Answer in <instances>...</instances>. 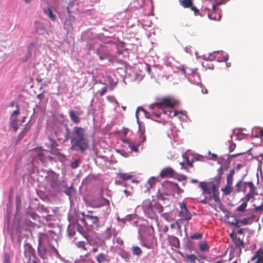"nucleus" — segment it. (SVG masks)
Returning a JSON list of instances; mask_svg holds the SVG:
<instances>
[{
    "mask_svg": "<svg viewBox=\"0 0 263 263\" xmlns=\"http://www.w3.org/2000/svg\"><path fill=\"white\" fill-rule=\"evenodd\" d=\"M65 129L66 132L63 135L60 132L56 133L58 139L63 140L64 142L70 139L71 150L80 152L82 154L85 153L89 147L85 129L80 126H74L70 132L68 126H66Z\"/></svg>",
    "mask_w": 263,
    "mask_h": 263,
    "instance_id": "f257e3e1",
    "label": "nucleus"
},
{
    "mask_svg": "<svg viewBox=\"0 0 263 263\" xmlns=\"http://www.w3.org/2000/svg\"><path fill=\"white\" fill-rule=\"evenodd\" d=\"M223 174L222 168L220 167L219 168L218 174L214 177V181L216 183V184H213L211 186L210 184L211 183H206L205 182H200L199 183V186L202 190V194L204 196L210 195L212 194V192L216 188H218L219 186V184L220 182L221 177ZM206 196H205V198H207Z\"/></svg>",
    "mask_w": 263,
    "mask_h": 263,
    "instance_id": "f03ea898",
    "label": "nucleus"
},
{
    "mask_svg": "<svg viewBox=\"0 0 263 263\" xmlns=\"http://www.w3.org/2000/svg\"><path fill=\"white\" fill-rule=\"evenodd\" d=\"M178 102L177 100L171 97H165L156 102L151 104V107L153 109H163L164 107L173 108L178 105Z\"/></svg>",
    "mask_w": 263,
    "mask_h": 263,
    "instance_id": "7ed1b4c3",
    "label": "nucleus"
},
{
    "mask_svg": "<svg viewBox=\"0 0 263 263\" xmlns=\"http://www.w3.org/2000/svg\"><path fill=\"white\" fill-rule=\"evenodd\" d=\"M82 214L83 215V217L81 219V221L84 223L87 228L89 229L90 228L93 229L99 228V218L98 216L89 214Z\"/></svg>",
    "mask_w": 263,
    "mask_h": 263,
    "instance_id": "20e7f679",
    "label": "nucleus"
},
{
    "mask_svg": "<svg viewBox=\"0 0 263 263\" xmlns=\"http://www.w3.org/2000/svg\"><path fill=\"white\" fill-rule=\"evenodd\" d=\"M48 236L47 234L40 233L38 235L39 246L37 251L39 255L43 258L46 253V244L48 242Z\"/></svg>",
    "mask_w": 263,
    "mask_h": 263,
    "instance_id": "39448f33",
    "label": "nucleus"
},
{
    "mask_svg": "<svg viewBox=\"0 0 263 263\" xmlns=\"http://www.w3.org/2000/svg\"><path fill=\"white\" fill-rule=\"evenodd\" d=\"M76 110H70L69 111V115L71 121L73 123L78 124L80 122L81 119L80 116L83 114V111L80 107H75Z\"/></svg>",
    "mask_w": 263,
    "mask_h": 263,
    "instance_id": "423d86ee",
    "label": "nucleus"
},
{
    "mask_svg": "<svg viewBox=\"0 0 263 263\" xmlns=\"http://www.w3.org/2000/svg\"><path fill=\"white\" fill-rule=\"evenodd\" d=\"M90 204L93 208H100L105 205H109V201L103 197H99L91 200Z\"/></svg>",
    "mask_w": 263,
    "mask_h": 263,
    "instance_id": "0eeeda50",
    "label": "nucleus"
},
{
    "mask_svg": "<svg viewBox=\"0 0 263 263\" xmlns=\"http://www.w3.org/2000/svg\"><path fill=\"white\" fill-rule=\"evenodd\" d=\"M180 211L179 212V216L183 220L189 221L191 219V214L187 210L185 204L184 202L180 204Z\"/></svg>",
    "mask_w": 263,
    "mask_h": 263,
    "instance_id": "6e6552de",
    "label": "nucleus"
},
{
    "mask_svg": "<svg viewBox=\"0 0 263 263\" xmlns=\"http://www.w3.org/2000/svg\"><path fill=\"white\" fill-rule=\"evenodd\" d=\"M254 216H252L250 217L245 218L243 219L240 220L237 219H235L232 221H228L229 223H231L232 225L235 226L237 228H239L241 225H247L251 223V220L254 218Z\"/></svg>",
    "mask_w": 263,
    "mask_h": 263,
    "instance_id": "1a4fd4ad",
    "label": "nucleus"
},
{
    "mask_svg": "<svg viewBox=\"0 0 263 263\" xmlns=\"http://www.w3.org/2000/svg\"><path fill=\"white\" fill-rule=\"evenodd\" d=\"M174 176L175 171L171 167L163 168L160 173V177L162 178L173 177Z\"/></svg>",
    "mask_w": 263,
    "mask_h": 263,
    "instance_id": "9d476101",
    "label": "nucleus"
},
{
    "mask_svg": "<svg viewBox=\"0 0 263 263\" xmlns=\"http://www.w3.org/2000/svg\"><path fill=\"white\" fill-rule=\"evenodd\" d=\"M223 54L222 51H214L213 53L209 54V58L211 60H215L217 58V60L220 62H226L229 59V55H223L221 59H220L219 57H217L218 55H222Z\"/></svg>",
    "mask_w": 263,
    "mask_h": 263,
    "instance_id": "9b49d317",
    "label": "nucleus"
},
{
    "mask_svg": "<svg viewBox=\"0 0 263 263\" xmlns=\"http://www.w3.org/2000/svg\"><path fill=\"white\" fill-rule=\"evenodd\" d=\"M251 263H263V250L258 249L255 255L252 257Z\"/></svg>",
    "mask_w": 263,
    "mask_h": 263,
    "instance_id": "f8f14e48",
    "label": "nucleus"
},
{
    "mask_svg": "<svg viewBox=\"0 0 263 263\" xmlns=\"http://www.w3.org/2000/svg\"><path fill=\"white\" fill-rule=\"evenodd\" d=\"M124 143H127L130 151L138 152V146L140 145L138 141H132L130 139H125L122 140Z\"/></svg>",
    "mask_w": 263,
    "mask_h": 263,
    "instance_id": "ddd939ff",
    "label": "nucleus"
},
{
    "mask_svg": "<svg viewBox=\"0 0 263 263\" xmlns=\"http://www.w3.org/2000/svg\"><path fill=\"white\" fill-rule=\"evenodd\" d=\"M50 144H51V153L54 155L59 156L60 158H64V155L61 154L59 152L57 151L56 149V147L58 146V144L56 142V141L54 140H53L51 138H49Z\"/></svg>",
    "mask_w": 263,
    "mask_h": 263,
    "instance_id": "4468645a",
    "label": "nucleus"
},
{
    "mask_svg": "<svg viewBox=\"0 0 263 263\" xmlns=\"http://www.w3.org/2000/svg\"><path fill=\"white\" fill-rule=\"evenodd\" d=\"M246 183L247 182H242V181H238L235 186V192L237 193L241 192H246V187L247 186Z\"/></svg>",
    "mask_w": 263,
    "mask_h": 263,
    "instance_id": "2eb2a0df",
    "label": "nucleus"
},
{
    "mask_svg": "<svg viewBox=\"0 0 263 263\" xmlns=\"http://www.w3.org/2000/svg\"><path fill=\"white\" fill-rule=\"evenodd\" d=\"M167 240H168L170 245L176 248H179L180 247V242L179 239L174 236L168 235L167 236Z\"/></svg>",
    "mask_w": 263,
    "mask_h": 263,
    "instance_id": "dca6fc26",
    "label": "nucleus"
},
{
    "mask_svg": "<svg viewBox=\"0 0 263 263\" xmlns=\"http://www.w3.org/2000/svg\"><path fill=\"white\" fill-rule=\"evenodd\" d=\"M35 156L39 159L42 163H44L46 162V156L44 155V151L41 149H35Z\"/></svg>",
    "mask_w": 263,
    "mask_h": 263,
    "instance_id": "f3484780",
    "label": "nucleus"
},
{
    "mask_svg": "<svg viewBox=\"0 0 263 263\" xmlns=\"http://www.w3.org/2000/svg\"><path fill=\"white\" fill-rule=\"evenodd\" d=\"M117 177L123 180H129L133 178V176L129 173L119 172L117 174Z\"/></svg>",
    "mask_w": 263,
    "mask_h": 263,
    "instance_id": "a211bd4d",
    "label": "nucleus"
},
{
    "mask_svg": "<svg viewBox=\"0 0 263 263\" xmlns=\"http://www.w3.org/2000/svg\"><path fill=\"white\" fill-rule=\"evenodd\" d=\"M44 12L52 21H55L57 19L56 15H54L49 7L45 8L43 10Z\"/></svg>",
    "mask_w": 263,
    "mask_h": 263,
    "instance_id": "6ab92c4d",
    "label": "nucleus"
},
{
    "mask_svg": "<svg viewBox=\"0 0 263 263\" xmlns=\"http://www.w3.org/2000/svg\"><path fill=\"white\" fill-rule=\"evenodd\" d=\"M235 174V170L232 169L230 171V173L227 176V183L226 184L233 186V182L234 180V175Z\"/></svg>",
    "mask_w": 263,
    "mask_h": 263,
    "instance_id": "aec40b11",
    "label": "nucleus"
},
{
    "mask_svg": "<svg viewBox=\"0 0 263 263\" xmlns=\"http://www.w3.org/2000/svg\"><path fill=\"white\" fill-rule=\"evenodd\" d=\"M170 187L178 194H181L183 190L181 189L178 184L171 182L169 184Z\"/></svg>",
    "mask_w": 263,
    "mask_h": 263,
    "instance_id": "412c9836",
    "label": "nucleus"
},
{
    "mask_svg": "<svg viewBox=\"0 0 263 263\" xmlns=\"http://www.w3.org/2000/svg\"><path fill=\"white\" fill-rule=\"evenodd\" d=\"M223 195H229L233 191V187L232 185L226 184L224 187L221 189Z\"/></svg>",
    "mask_w": 263,
    "mask_h": 263,
    "instance_id": "4be33fe9",
    "label": "nucleus"
},
{
    "mask_svg": "<svg viewBox=\"0 0 263 263\" xmlns=\"http://www.w3.org/2000/svg\"><path fill=\"white\" fill-rule=\"evenodd\" d=\"M217 189L218 188H216L214 190H213V191L212 192V194L210 195L209 196L210 200L214 199V201L216 202L219 201Z\"/></svg>",
    "mask_w": 263,
    "mask_h": 263,
    "instance_id": "5701e85b",
    "label": "nucleus"
},
{
    "mask_svg": "<svg viewBox=\"0 0 263 263\" xmlns=\"http://www.w3.org/2000/svg\"><path fill=\"white\" fill-rule=\"evenodd\" d=\"M139 132L140 134L139 135V140L138 142L140 143V144L141 145L146 141V138L144 134V129L143 130L141 127H140Z\"/></svg>",
    "mask_w": 263,
    "mask_h": 263,
    "instance_id": "b1692460",
    "label": "nucleus"
},
{
    "mask_svg": "<svg viewBox=\"0 0 263 263\" xmlns=\"http://www.w3.org/2000/svg\"><path fill=\"white\" fill-rule=\"evenodd\" d=\"M97 261L99 263H102L106 260V255L104 253H100L96 257ZM90 263H93L92 260H89Z\"/></svg>",
    "mask_w": 263,
    "mask_h": 263,
    "instance_id": "393cba45",
    "label": "nucleus"
},
{
    "mask_svg": "<svg viewBox=\"0 0 263 263\" xmlns=\"http://www.w3.org/2000/svg\"><path fill=\"white\" fill-rule=\"evenodd\" d=\"M180 5L185 8H188L192 6L193 0H179Z\"/></svg>",
    "mask_w": 263,
    "mask_h": 263,
    "instance_id": "a878e982",
    "label": "nucleus"
},
{
    "mask_svg": "<svg viewBox=\"0 0 263 263\" xmlns=\"http://www.w3.org/2000/svg\"><path fill=\"white\" fill-rule=\"evenodd\" d=\"M10 125L14 132H16L18 129V124L17 123V119H10Z\"/></svg>",
    "mask_w": 263,
    "mask_h": 263,
    "instance_id": "bb28decb",
    "label": "nucleus"
},
{
    "mask_svg": "<svg viewBox=\"0 0 263 263\" xmlns=\"http://www.w3.org/2000/svg\"><path fill=\"white\" fill-rule=\"evenodd\" d=\"M208 17L210 19L214 21H219L221 17L220 14H217L216 12H213L208 14Z\"/></svg>",
    "mask_w": 263,
    "mask_h": 263,
    "instance_id": "cd10ccee",
    "label": "nucleus"
},
{
    "mask_svg": "<svg viewBox=\"0 0 263 263\" xmlns=\"http://www.w3.org/2000/svg\"><path fill=\"white\" fill-rule=\"evenodd\" d=\"M234 243L236 245L237 247L241 249V248H244V242L242 240L240 239L239 237H235V239L233 241Z\"/></svg>",
    "mask_w": 263,
    "mask_h": 263,
    "instance_id": "c85d7f7f",
    "label": "nucleus"
},
{
    "mask_svg": "<svg viewBox=\"0 0 263 263\" xmlns=\"http://www.w3.org/2000/svg\"><path fill=\"white\" fill-rule=\"evenodd\" d=\"M76 245L79 249H82L85 251H87V248L86 247L87 243L85 241H78L76 243Z\"/></svg>",
    "mask_w": 263,
    "mask_h": 263,
    "instance_id": "c756f323",
    "label": "nucleus"
},
{
    "mask_svg": "<svg viewBox=\"0 0 263 263\" xmlns=\"http://www.w3.org/2000/svg\"><path fill=\"white\" fill-rule=\"evenodd\" d=\"M182 157H183L186 164L190 167H193V163H194V160L192 159V160H190L187 157V156L186 154H183L182 155Z\"/></svg>",
    "mask_w": 263,
    "mask_h": 263,
    "instance_id": "7c9ffc66",
    "label": "nucleus"
},
{
    "mask_svg": "<svg viewBox=\"0 0 263 263\" xmlns=\"http://www.w3.org/2000/svg\"><path fill=\"white\" fill-rule=\"evenodd\" d=\"M247 206V202H244L237 208V209H236V211L238 212H243L246 210Z\"/></svg>",
    "mask_w": 263,
    "mask_h": 263,
    "instance_id": "2f4dec72",
    "label": "nucleus"
},
{
    "mask_svg": "<svg viewBox=\"0 0 263 263\" xmlns=\"http://www.w3.org/2000/svg\"><path fill=\"white\" fill-rule=\"evenodd\" d=\"M30 127L26 125L24 128L23 130L21 132L18 134V138L22 139L26 134V133L29 130Z\"/></svg>",
    "mask_w": 263,
    "mask_h": 263,
    "instance_id": "473e14b6",
    "label": "nucleus"
},
{
    "mask_svg": "<svg viewBox=\"0 0 263 263\" xmlns=\"http://www.w3.org/2000/svg\"><path fill=\"white\" fill-rule=\"evenodd\" d=\"M246 184H247V186L250 188L249 192L257 194L256 191V188L252 182H247Z\"/></svg>",
    "mask_w": 263,
    "mask_h": 263,
    "instance_id": "72a5a7b5",
    "label": "nucleus"
},
{
    "mask_svg": "<svg viewBox=\"0 0 263 263\" xmlns=\"http://www.w3.org/2000/svg\"><path fill=\"white\" fill-rule=\"evenodd\" d=\"M133 254L137 256L140 255L142 253V251L140 248L138 246H134L133 247Z\"/></svg>",
    "mask_w": 263,
    "mask_h": 263,
    "instance_id": "f704fd0d",
    "label": "nucleus"
},
{
    "mask_svg": "<svg viewBox=\"0 0 263 263\" xmlns=\"http://www.w3.org/2000/svg\"><path fill=\"white\" fill-rule=\"evenodd\" d=\"M186 258L188 261L191 263H195L196 259L197 258L195 255L192 254H187Z\"/></svg>",
    "mask_w": 263,
    "mask_h": 263,
    "instance_id": "c9c22d12",
    "label": "nucleus"
},
{
    "mask_svg": "<svg viewBox=\"0 0 263 263\" xmlns=\"http://www.w3.org/2000/svg\"><path fill=\"white\" fill-rule=\"evenodd\" d=\"M48 181L51 187H54L58 185V179L57 177L55 178L53 177V179L51 180L50 177H49Z\"/></svg>",
    "mask_w": 263,
    "mask_h": 263,
    "instance_id": "e433bc0d",
    "label": "nucleus"
},
{
    "mask_svg": "<svg viewBox=\"0 0 263 263\" xmlns=\"http://www.w3.org/2000/svg\"><path fill=\"white\" fill-rule=\"evenodd\" d=\"M16 106L17 109L13 111L12 112L10 119H13L15 118L17 119V116L20 114V109H19L18 105L17 104Z\"/></svg>",
    "mask_w": 263,
    "mask_h": 263,
    "instance_id": "4c0bfd02",
    "label": "nucleus"
},
{
    "mask_svg": "<svg viewBox=\"0 0 263 263\" xmlns=\"http://www.w3.org/2000/svg\"><path fill=\"white\" fill-rule=\"evenodd\" d=\"M192 239H201L202 238V234L200 233H196L190 236Z\"/></svg>",
    "mask_w": 263,
    "mask_h": 263,
    "instance_id": "58836bf2",
    "label": "nucleus"
},
{
    "mask_svg": "<svg viewBox=\"0 0 263 263\" xmlns=\"http://www.w3.org/2000/svg\"><path fill=\"white\" fill-rule=\"evenodd\" d=\"M105 238L108 239L111 238L112 236V230L110 228H108L106 229L105 232Z\"/></svg>",
    "mask_w": 263,
    "mask_h": 263,
    "instance_id": "ea45409f",
    "label": "nucleus"
},
{
    "mask_svg": "<svg viewBox=\"0 0 263 263\" xmlns=\"http://www.w3.org/2000/svg\"><path fill=\"white\" fill-rule=\"evenodd\" d=\"M199 249L201 251H205L209 250L208 245L203 242H200L199 245Z\"/></svg>",
    "mask_w": 263,
    "mask_h": 263,
    "instance_id": "a19ab883",
    "label": "nucleus"
},
{
    "mask_svg": "<svg viewBox=\"0 0 263 263\" xmlns=\"http://www.w3.org/2000/svg\"><path fill=\"white\" fill-rule=\"evenodd\" d=\"M189 8H190L191 10L194 12L195 15H196V16L201 15V14H200L199 9L196 7L194 6L193 4H192V6L190 7Z\"/></svg>",
    "mask_w": 263,
    "mask_h": 263,
    "instance_id": "79ce46f5",
    "label": "nucleus"
},
{
    "mask_svg": "<svg viewBox=\"0 0 263 263\" xmlns=\"http://www.w3.org/2000/svg\"><path fill=\"white\" fill-rule=\"evenodd\" d=\"M65 193L67 195H73L75 193L74 188L72 186H70L69 189H67L64 191Z\"/></svg>",
    "mask_w": 263,
    "mask_h": 263,
    "instance_id": "37998d69",
    "label": "nucleus"
},
{
    "mask_svg": "<svg viewBox=\"0 0 263 263\" xmlns=\"http://www.w3.org/2000/svg\"><path fill=\"white\" fill-rule=\"evenodd\" d=\"M255 195H257V194L249 192L245 196L246 202H247L249 201L252 198H253L254 196Z\"/></svg>",
    "mask_w": 263,
    "mask_h": 263,
    "instance_id": "c03bdc74",
    "label": "nucleus"
},
{
    "mask_svg": "<svg viewBox=\"0 0 263 263\" xmlns=\"http://www.w3.org/2000/svg\"><path fill=\"white\" fill-rule=\"evenodd\" d=\"M107 91V85H105L99 91V95L101 97L103 96Z\"/></svg>",
    "mask_w": 263,
    "mask_h": 263,
    "instance_id": "a18cd8bd",
    "label": "nucleus"
},
{
    "mask_svg": "<svg viewBox=\"0 0 263 263\" xmlns=\"http://www.w3.org/2000/svg\"><path fill=\"white\" fill-rule=\"evenodd\" d=\"M79 160H76L71 163V167L72 168H76L78 167L79 164Z\"/></svg>",
    "mask_w": 263,
    "mask_h": 263,
    "instance_id": "49530a36",
    "label": "nucleus"
},
{
    "mask_svg": "<svg viewBox=\"0 0 263 263\" xmlns=\"http://www.w3.org/2000/svg\"><path fill=\"white\" fill-rule=\"evenodd\" d=\"M157 197L158 199L161 200H164L165 198L164 197L163 194L161 193L160 191H158L157 193Z\"/></svg>",
    "mask_w": 263,
    "mask_h": 263,
    "instance_id": "de8ad7c7",
    "label": "nucleus"
},
{
    "mask_svg": "<svg viewBox=\"0 0 263 263\" xmlns=\"http://www.w3.org/2000/svg\"><path fill=\"white\" fill-rule=\"evenodd\" d=\"M155 207L157 210V211L159 213L162 212L163 210V206L159 204L155 205Z\"/></svg>",
    "mask_w": 263,
    "mask_h": 263,
    "instance_id": "09e8293b",
    "label": "nucleus"
},
{
    "mask_svg": "<svg viewBox=\"0 0 263 263\" xmlns=\"http://www.w3.org/2000/svg\"><path fill=\"white\" fill-rule=\"evenodd\" d=\"M185 112H184V111L176 110L174 113L173 117H175L178 115H182V116L185 115Z\"/></svg>",
    "mask_w": 263,
    "mask_h": 263,
    "instance_id": "8fccbe9b",
    "label": "nucleus"
},
{
    "mask_svg": "<svg viewBox=\"0 0 263 263\" xmlns=\"http://www.w3.org/2000/svg\"><path fill=\"white\" fill-rule=\"evenodd\" d=\"M4 263H10V256L8 254L4 255Z\"/></svg>",
    "mask_w": 263,
    "mask_h": 263,
    "instance_id": "3c124183",
    "label": "nucleus"
},
{
    "mask_svg": "<svg viewBox=\"0 0 263 263\" xmlns=\"http://www.w3.org/2000/svg\"><path fill=\"white\" fill-rule=\"evenodd\" d=\"M253 130H255L256 132H258L260 134L261 137H263V129L260 127H257L254 128Z\"/></svg>",
    "mask_w": 263,
    "mask_h": 263,
    "instance_id": "603ef678",
    "label": "nucleus"
},
{
    "mask_svg": "<svg viewBox=\"0 0 263 263\" xmlns=\"http://www.w3.org/2000/svg\"><path fill=\"white\" fill-rule=\"evenodd\" d=\"M44 91L41 93H39L38 94L37 96H36V98L39 99L40 100H43L44 97H45V95L44 94Z\"/></svg>",
    "mask_w": 263,
    "mask_h": 263,
    "instance_id": "864d4df0",
    "label": "nucleus"
},
{
    "mask_svg": "<svg viewBox=\"0 0 263 263\" xmlns=\"http://www.w3.org/2000/svg\"><path fill=\"white\" fill-rule=\"evenodd\" d=\"M244 153H237V154H233V155H231L229 157L231 158H235L236 157H238L239 156H240L242 154H243Z\"/></svg>",
    "mask_w": 263,
    "mask_h": 263,
    "instance_id": "5fc2aeb1",
    "label": "nucleus"
},
{
    "mask_svg": "<svg viewBox=\"0 0 263 263\" xmlns=\"http://www.w3.org/2000/svg\"><path fill=\"white\" fill-rule=\"evenodd\" d=\"M73 2H71V3H70L69 4L68 6H67V11H68V12L69 13H70V8L71 7H72V6H73Z\"/></svg>",
    "mask_w": 263,
    "mask_h": 263,
    "instance_id": "6e6d98bb",
    "label": "nucleus"
},
{
    "mask_svg": "<svg viewBox=\"0 0 263 263\" xmlns=\"http://www.w3.org/2000/svg\"><path fill=\"white\" fill-rule=\"evenodd\" d=\"M122 130H123V134L124 136H126L127 135V134L128 133V132H129L128 128H126V127H123Z\"/></svg>",
    "mask_w": 263,
    "mask_h": 263,
    "instance_id": "4d7b16f0",
    "label": "nucleus"
},
{
    "mask_svg": "<svg viewBox=\"0 0 263 263\" xmlns=\"http://www.w3.org/2000/svg\"><path fill=\"white\" fill-rule=\"evenodd\" d=\"M236 145L234 143H232L229 146V149L230 152H232L235 148Z\"/></svg>",
    "mask_w": 263,
    "mask_h": 263,
    "instance_id": "13d9d810",
    "label": "nucleus"
},
{
    "mask_svg": "<svg viewBox=\"0 0 263 263\" xmlns=\"http://www.w3.org/2000/svg\"><path fill=\"white\" fill-rule=\"evenodd\" d=\"M230 237L232 239L233 241L235 239V237H237L236 236V234L233 232L230 234Z\"/></svg>",
    "mask_w": 263,
    "mask_h": 263,
    "instance_id": "bf43d9fd",
    "label": "nucleus"
},
{
    "mask_svg": "<svg viewBox=\"0 0 263 263\" xmlns=\"http://www.w3.org/2000/svg\"><path fill=\"white\" fill-rule=\"evenodd\" d=\"M124 193L125 194L126 196H131L132 194L131 192H129L127 190H124Z\"/></svg>",
    "mask_w": 263,
    "mask_h": 263,
    "instance_id": "052dcab7",
    "label": "nucleus"
},
{
    "mask_svg": "<svg viewBox=\"0 0 263 263\" xmlns=\"http://www.w3.org/2000/svg\"><path fill=\"white\" fill-rule=\"evenodd\" d=\"M152 210V205L151 204H149L147 205V209H144L145 212L146 211H151Z\"/></svg>",
    "mask_w": 263,
    "mask_h": 263,
    "instance_id": "680f3d73",
    "label": "nucleus"
},
{
    "mask_svg": "<svg viewBox=\"0 0 263 263\" xmlns=\"http://www.w3.org/2000/svg\"><path fill=\"white\" fill-rule=\"evenodd\" d=\"M227 0H222L221 2H218L217 3V5L224 4H226L227 3Z\"/></svg>",
    "mask_w": 263,
    "mask_h": 263,
    "instance_id": "e2e57ef3",
    "label": "nucleus"
},
{
    "mask_svg": "<svg viewBox=\"0 0 263 263\" xmlns=\"http://www.w3.org/2000/svg\"><path fill=\"white\" fill-rule=\"evenodd\" d=\"M30 216L33 219H35L37 217V215L36 214L32 213L30 214Z\"/></svg>",
    "mask_w": 263,
    "mask_h": 263,
    "instance_id": "0e129e2a",
    "label": "nucleus"
},
{
    "mask_svg": "<svg viewBox=\"0 0 263 263\" xmlns=\"http://www.w3.org/2000/svg\"><path fill=\"white\" fill-rule=\"evenodd\" d=\"M180 165L181 166V168L183 169L184 168V167L186 166V165H187L186 164H185V163L184 162H180L179 163Z\"/></svg>",
    "mask_w": 263,
    "mask_h": 263,
    "instance_id": "69168bd1",
    "label": "nucleus"
},
{
    "mask_svg": "<svg viewBox=\"0 0 263 263\" xmlns=\"http://www.w3.org/2000/svg\"><path fill=\"white\" fill-rule=\"evenodd\" d=\"M116 240L118 243L123 244V241L121 240V239L120 238H117Z\"/></svg>",
    "mask_w": 263,
    "mask_h": 263,
    "instance_id": "338daca9",
    "label": "nucleus"
},
{
    "mask_svg": "<svg viewBox=\"0 0 263 263\" xmlns=\"http://www.w3.org/2000/svg\"><path fill=\"white\" fill-rule=\"evenodd\" d=\"M237 233L238 234H243V229H239Z\"/></svg>",
    "mask_w": 263,
    "mask_h": 263,
    "instance_id": "774afa93",
    "label": "nucleus"
}]
</instances>
